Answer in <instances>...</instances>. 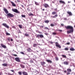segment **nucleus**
Here are the masks:
<instances>
[{
    "label": "nucleus",
    "mask_w": 75,
    "mask_h": 75,
    "mask_svg": "<svg viewBox=\"0 0 75 75\" xmlns=\"http://www.w3.org/2000/svg\"><path fill=\"white\" fill-rule=\"evenodd\" d=\"M3 10L4 11L5 14H7L6 15L7 17L12 18L14 16L13 14L10 13H8V11L7 10V9H6L5 8H4Z\"/></svg>",
    "instance_id": "1"
},
{
    "label": "nucleus",
    "mask_w": 75,
    "mask_h": 75,
    "mask_svg": "<svg viewBox=\"0 0 75 75\" xmlns=\"http://www.w3.org/2000/svg\"><path fill=\"white\" fill-rule=\"evenodd\" d=\"M65 28L67 29V30H68V29H70V30L68 31H67V33H72L74 32V28L71 26H65Z\"/></svg>",
    "instance_id": "2"
},
{
    "label": "nucleus",
    "mask_w": 75,
    "mask_h": 75,
    "mask_svg": "<svg viewBox=\"0 0 75 75\" xmlns=\"http://www.w3.org/2000/svg\"><path fill=\"white\" fill-rule=\"evenodd\" d=\"M67 75H69L71 74L70 72L72 71V70L71 69H67Z\"/></svg>",
    "instance_id": "3"
},
{
    "label": "nucleus",
    "mask_w": 75,
    "mask_h": 75,
    "mask_svg": "<svg viewBox=\"0 0 75 75\" xmlns=\"http://www.w3.org/2000/svg\"><path fill=\"white\" fill-rule=\"evenodd\" d=\"M44 38V36L42 34H40V35H36V38Z\"/></svg>",
    "instance_id": "4"
},
{
    "label": "nucleus",
    "mask_w": 75,
    "mask_h": 75,
    "mask_svg": "<svg viewBox=\"0 0 75 75\" xmlns=\"http://www.w3.org/2000/svg\"><path fill=\"white\" fill-rule=\"evenodd\" d=\"M12 10L13 11V12H14L15 13H20V12L18 11V10H17L16 9H12Z\"/></svg>",
    "instance_id": "5"
},
{
    "label": "nucleus",
    "mask_w": 75,
    "mask_h": 75,
    "mask_svg": "<svg viewBox=\"0 0 75 75\" xmlns=\"http://www.w3.org/2000/svg\"><path fill=\"white\" fill-rule=\"evenodd\" d=\"M55 44H56V47H58V48H61V45H59V44L58 42H56L55 43Z\"/></svg>",
    "instance_id": "6"
},
{
    "label": "nucleus",
    "mask_w": 75,
    "mask_h": 75,
    "mask_svg": "<svg viewBox=\"0 0 75 75\" xmlns=\"http://www.w3.org/2000/svg\"><path fill=\"white\" fill-rule=\"evenodd\" d=\"M15 60L17 62H21L20 60V58L19 57H16L15 58Z\"/></svg>",
    "instance_id": "7"
},
{
    "label": "nucleus",
    "mask_w": 75,
    "mask_h": 75,
    "mask_svg": "<svg viewBox=\"0 0 75 75\" xmlns=\"http://www.w3.org/2000/svg\"><path fill=\"white\" fill-rule=\"evenodd\" d=\"M59 3L60 4H65V2L64 1H62L61 0L59 1Z\"/></svg>",
    "instance_id": "8"
},
{
    "label": "nucleus",
    "mask_w": 75,
    "mask_h": 75,
    "mask_svg": "<svg viewBox=\"0 0 75 75\" xmlns=\"http://www.w3.org/2000/svg\"><path fill=\"white\" fill-rule=\"evenodd\" d=\"M2 25L4 26V27H5L7 28H9V26H8L7 25V24L6 23H3L2 24Z\"/></svg>",
    "instance_id": "9"
},
{
    "label": "nucleus",
    "mask_w": 75,
    "mask_h": 75,
    "mask_svg": "<svg viewBox=\"0 0 75 75\" xmlns=\"http://www.w3.org/2000/svg\"><path fill=\"white\" fill-rule=\"evenodd\" d=\"M67 13L69 14V16H72V13L71 12L68 11Z\"/></svg>",
    "instance_id": "10"
},
{
    "label": "nucleus",
    "mask_w": 75,
    "mask_h": 75,
    "mask_svg": "<svg viewBox=\"0 0 75 75\" xmlns=\"http://www.w3.org/2000/svg\"><path fill=\"white\" fill-rule=\"evenodd\" d=\"M43 5L45 8H47V7H49V5H48V4H45Z\"/></svg>",
    "instance_id": "11"
},
{
    "label": "nucleus",
    "mask_w": 75,
    "mask_h": 75,
    "mask_svg": "<svg viewBox=\"0 0 75 75\" xmlns=\"http://www.w3.org/2000/svg\"><path fill=\"white\" fill-rule=\"evenodd\" d=\"M27 50L28 51V52H32V51H33V50L31 49V48L30 47H28L27 49Z\"/></svg>",
    "instance_id": "12"
},
{
    "label": "nucleus",
    "mask_w": 75,
    "mask_h": 75,
    "mask_svg": "<svg viewBox=\"0 0 75 75\" xmlns=\"http://www.w3.org/2000/svg\"><path fill=\"white\" fill-rule=\"evenodd\" d=\"M22 74L23 75H28V73L27 72L25 71H23Z\"/></svg>",
    "instance_id": "13"
},
{
    "label": "nucleus",
    "mask_w": 75,
    "mask_h": 75,
    "mask_svg": "<svg viewBox=\"0 0 75 75\" xmlns=\"http://www.w3.org/2000/svg\"><path fill=\"white\" fill-rule=\"evenodd\" d=\"M11 3L12 4V6H13V7H16V4H14V3H13V2L11 1Z\"/></svg>",
    "instance_id": "14"
},
{
    "label": "nucleus",
    "mask_w": 75,
    "mask_h": 75,
    "mask_svg": "<svg viewBox=\"0 0 75 75\" xmlns=\"http://www.w3.org/2000/svg\"><path fill=\"white\" fill-rule=\"evenodd\" d=\"M46 61L47 62L50 63V64H51V63H52V61L50 60H46Z\"/></svg>",
    "instance_id": "15"
},
{
    "label": "nucleus",
    "mask_w": 75,
    "mask_h": 75,
    "mask_svg": "<svg viewBox=\"0 0 75 75\" xmlns=\"http://www.w3.org/2000/svg\"><path fill=\"white\" fill-rule=\"evenodd\" d=\"M1 45L2 47H3V48H6V45H4L3 44H1Z\"/></svg>",
    "instance_id": "16"
},
{
    "label": "nucleus",
    "mask_w": 75,
    "mask_h": 75,
    "mask_svg": "<svg viewBox=\"0 0 75 75\" xmlns=\"http://www.w3.org/2000/svg\"><path fill=\"white\" fill-rule=\"evenodd\" d=\"M70 50L71 51H75V49L74 48L72 47L70 49Z\"/></svg>",
    "instance_id": "17"
},
{
    "label": "nucleus",
    "mask_w": 75,
    "mask_h": 75,
    "mask_svg": "<svg viewBox=\"0 0 75 75\" xmlns=\"http://www.w3.org/2000/svg\"><path fill=\"white\" fill-rule=\"evenodd\" d=\"M45 62H41V65L43 66L44 65H45Z\"/></svg>",
    "instance_id": "18"
},
{
    "label": "nucleus",
    "mask_w": 75,
    "mask_h": 75,
    "mask_svg": "<svg viewBox=\"0 0 75 75\" xmlns=\"http://www.w3.org/2000/svg\"><path fill=\"white\" fill-rule=\"evenodd\" d=\"M35 5H36V6H39L40 5V4H39L38 3L35 1Z\"/></svg>",
    "instance_id": "19"
},
{
    "label": "nucleus",
    "mask_w": 75,
    "mask_h": 75,
    "mask_svg": "<svg viewBox=\"0 0 75 75\" xmlns=\"http://www.w3.org/2000/svg\"><path fill=\"white\" fill-rule=\"evenodd\" d=\"M7 65L8 64H7L4 63L2 64V66H4V67H7Z\"/></svg>",
    "instance_id": "20"
},
{
    "label": "nucleus",
    "mask_w": 75,
    "mask_h": 75,
    "mask_svg": "<svg viewBox=\"0 0 75 75\" xmlns=\"http://www.w3.org/2000/svg\"><path fill=\"white\" fill-rule=\"evenodd\" d=\"M64 64L65 65H68V62H64Z\"/></svg>",
    "instance_id": "21"
},
{
    "label": "nucleus",
    "mask_w": 75,
    "mask_h": 75,
    "mask_svg": "<svg viewBox=\"0 0 75 75\" xmlns=\"http://www.w3.org/2000/svg\"><path fill=\"white\" fill-rule=\"evenodd\" d=\"M20 66H21V68H25L24 65L22 64H21Z\"/></svg>",
    "instance_id": "22"
},
{
    "label": "nucleus",
    "mask_w": 75,
    "mask_h": 75,
    "mask_svg": "<svg viewBox=\"0 0 75 75\" xmlns=\"http://www.w3.org/2000/svg\"><path fill=\"white\" fill-rule=\"evenodd\" d=\"M62 56L63 58H67V56L65 55H62Z\"/></svg>",
    "instance_id": "23"
},
{
    "label": "nucleus",
    "mask_w": 75,
    "mask_h": 75,
    "mask_svg": "<svg viewBox=\"0 0 75 75\" xmlns=\"http://www.w3.org/2000/svg\"><path fill=\"white\" fill-rule=\"evenodd\" d=\"M58 17V14H56L54 16H53V18H56V17Z\"/></svg>",
    "instance_id": "24"
},
{
    "label": "nucleus",
    "mask_w": 75,
    "mask_h": 75,
    "mask_svg": "<svg viewBox=\"0 0 75 75\" xmlns=\"http://www.w3.org/2000/svg\"><path fill=\"white\" fill-rule=\"evenodd\" d=\"M37 44H34L33 45V47H37Z\"/></svg>",
    "instance_id": "25"
},
{
    "label": "nucleus",
    "mask_w": 75,
    "mask_h": 75,
    "mask_svg": "<svg viewBox=\"0 0 75 75\" xmlns=\"http://www.w3.org/2000/svg\"><path fill=\"white\" fill-rule=\"evenodd\" d=\"M64 50L66 51H68V50H69V48L68 47H66L64 49Z\"/></svg>",
    "instance_id": "26"
},
{
    "label": "nucleus",
    "mask_w": 75,
    "mask_h": 75,
    "mask_svg": "<svg viewBox=\"0 0 75 75\" xmlns=\"http://www.w3.org/2000/svg\"><path fill=\"white\" fill-rule=\"evenodd\" d=\"M45 23H49V21L48 20H45Z\"/></svg>",
    "instance_id": "27"
},
{
    "label": "nucleus",
    "mask_w": 75,
    "mask_h": 75,
    "mask_svg": "<svg viewBox=\"0 0 75 75\" xmlns=\"http://www.w3.org/2000/svg\"><path fill=\"white\" fill-rule=\"evenodd\" d=\"M50 25L51 27H54V26H55V25L53 23H52L50 24Z\"/></svg>",
    "instance_id": "28"
},
{
    "label": "nucleus",
    "mask_w": 75,
    "mask_h": 75,
    "mask_svg": "<svg viewBox=\"0 0 75 75\" xmlns=\"http://www.w3.org/2000/svg\"><path fill=\"white\" fill-rule=\"evenodd\" d=\"M18 74L20 75H22V73L21 71H19L18 72Z\"/></svg>",
    "instance_id": "29"
},
{
    "label": "nucleus",
    "mask_w": 75,
    "mask_h": 75,
    "mask_svg": "<svg viewBox=\"0 0 75 75\" xmlns=\"http://www.w3.org/2000/svg\"><path fill=\"white\" fill-rule=\"evenodd\" d=\"M56 14V12H53L52 13V15H54V14Z\"/></svg>",
    "instance_id": "30"
},
{
    "label": "nucleus",
    "mask_w": 75,
    "mask_h": 75,
    "mask_svg": "<svg viewBox=\"0 0 75 75\" xmlns=\"http://www.w3.org/2000/svg\"><path fill=\"white\" fill-rule=\"evenodd\" d=\"M25 36H26V37H28V36H29V35L27 33L25 34Z\"/></svg>",
    "instance_id": "31"
},
{
    "label": "nucleus",
    "mask_w": 75,
    "mask_h": 75,
    "mask_svg": "<svg viewBox=\"0 0 75 75\" xmlns=\"http://www.w3.org/2000/svg\"><path fill=\"white\" fill-rule=\"evenodd\" d=\"M18 27L20 28H22V25H18Z\"/></svg>",
    "instance_id": "32"
},
{
    "label": "nucleus",
    "mask_w": 75,
    "mask_h": 75,
    "mask_svg": "<svg viewBox=\"0 0 75 75\" xmlns=\"http://www.w3.org/2000/svg\"><path fill=\"white\" fill-rule=\"evenodd\" d=\"M6 34L7 35H10V34L6 32Z\"/></svg>",
    "instance_id": "33"
},
{
    "label": "nucleus",
    "mask_w": 75,
    "mask_h": 75,
    "mask_svg": "<svg viewBox=\"0 0 75 75\" xmlns=\"http://www.w3.org/2000/svg\"><path fill=\"white\" fill-rule=\"evenodd\" d=\"M55 59H56V61H58V59H59L58 58V57H55Z\"/></svg>",
    "instance_id": "34"
},
{
    "label": "nucleus",
    "mask_w": 75,
    "mask_h": 75,
    "mask_svg": "<svg viewBox=\"0 0 75 75\" xmlns=\"http://www.w3.org/2000/svg\"><path fill=\"white\" fill-rule=\"evenodd\" d=\"M29 16H33L34 15L32 13H30L29 14Z\"/></svg>",
    "instance_id": "35"
},
{
    "label": "nucleus",
    "mask_w": 75,
    "mask_h": 75,
    "mask_svg": "<svg viewBox=\"0 0 75 75\" xmlns=\"http://www.w3.org/2000/svg\"><path fill=\"white\" fill-rule=\"evenodd\" d=\"M20 53L21 54H23V55H25V54L23 52H21Z\"/></svg>",
    "instance_id": "36"
},
{
    "label": "nucleus",
    "mask_w": 75,
    "mask_h": 75,
    "mask_svg": "<svg viewBox=\"0 0 75 75\" xmlns=\"http://www.w3.org/2000/svg\"><path fill=\"white\" fill-rule=\"evenodd\" d=\"M22 17H25V15H21Z\"/></svg>",
    "instance_id": "37"
},
{
    "label": "nucleus",
    "mask_w": 75,
    "mask_h": 75,
    "mask_svg": "<svg viewBox=\"0 0 75 75\" xmlns=\"http://www.w3.org/2000/svg\"><path fill=\"white\" fill-rule=\"evenodd\" d=\"M45 30H49V28L47 27H45Z\"/></svg>",
    "instance_id": "38"
},
{
    "label": "nucleus",
    "mask_w": 75,
    "mask_h": 75,
    "mask_svg": "<svg viewBox=\"0 0 75 75\" xmlns=\"http://www.w3.org/2000/svg\"><path fill=\"white\" fill-rule=\"evenodd\" d=\"M52 34L53 35H56V34H57V33H56L53 32L52 33Z\"/></svg>",
    "instance_id": "39"
},
{
    "label": "nucleus",
    "mask_w": 75,
    "mask_h": 75,
    "mask_svg": "<svg viewBox=\"0 0 75 75\" xmlns=\"http://www.w3.org/2000/svg\"><path fill=\"white\" fill-rule=\"evenodd\" d=\"M13 55L15 56V57H17V55L16 54H13Z\"/></svg>",
    "instance_id": "40"
},
{
    "label": "nucleus",
    "mask_w": 75,
    "mask_h": 75,
    "mask_svg": "<svg viewBox=\"0 0 75 75\" xmlns=\"http://www.w3.org/2000/svg\"><path fill=\"white\" fill-rule=\"evenodd\" d=\"M8 40L9 41H10V38H8Z\"/></svg>",
    "instance_id": "41"
},
{
    "label": "nucleus",
    "mask_w": 75,
    "mask_h": 75,
    "mask_svg": "<svg viewBox=\"0 0 75 75\" xmlns=\"http://www.w3.org/2000/svg\"><path fill=\"white\" fill-rule=\"evenodd\" d=\"M8 75H13V74H10V73H8Z\"/></svg>",
    "instance_id": "42"
},
{
    "label": "nucleus",
    "mask_w": 75,
    "mask_h": 75,
    "mask_svg": "<svg viewBox=\"0 0 75 75\" xmlns=\"http://www.w3.org/2000/svg\"><path fill=\"white\" fill-rule=\"evenodd\" d=\"M66 44H67V45H69V44H70V43L69 42L67 43Z\"/></svg>",
    "instance_id": "43"
},
{
    "label": "nucleus",
    "mask_w": 75,
    "mask_h": 75,
    "mask_svg": "<svg viewBox=\"0 0 75 75\" xmlns=\"http://www.w3.org/2000/svg\"><path fill=\"white\" fill-rule=\"evenodd\" d=\"M40 28H43L44 27V26H40Z\"/></svg>",
    "instance_id": "44"
},
{
    "label": "nucleus",
    "mask_w": 75,
    "mask_h": 75,
    "mask_svg": "<svg viewBox=\"0 0 75 75\" xmlns=\"http://www.w3.org/2000/svg\"><path fill=\"white\" fill-rule=\"evenodd\" d=\"M45 34L46 35H48V33H45Z\"/></svg>",
    "instance_id": "45"
},
{
    "label": "nucleus",
    "mask_w": 75,
    "mask_h": 75,
    "mask_svg": "<svg viewBox=\"0 0 75 75\" xmlns=\"http://www.w3.org/2000/svg\"><path fill=\"white\" fill-rule=\"evenodd\" d=\"M67 71L66 70H65L64 71V73H66L67 74Z\"/></svg>",
    "instance_id": "46"
},
{
    "label": "nucleus",
    "mask_w": 75,
    "mask_h": 75,
    "mask_svg": "<svg viewBox=\"0 0 75 75\" xmlns=\"http://www.w3.org/2000/svg\"><path fill=\"white\" fill-rule=\"evenodd\" d=\"M12 28H16V27L15 26H13L12 27Z\"/></svg>",
    "instance_id": "47"
},
{
    "label": "nucleus",
    "mask_w": 75,
    "mask_h": 75,
    "mask_svg": "<svg viewBox=\"0 0 75 75\" xmlns=\"http://www.w3.org/2000/svg\"><path fill=\"white\" fill-rule=\"evenodd\" d=\"M11 72H14V70H11Z\"/></svg>",
    "instance_id": "48"
},
{
    "label": "nucleus",
    "mask_w": 75,
    "mask_h": 75,
    "mask_svg": "<svg viewBox=\"0 0 75 75\" xmlns=\"http://www.w3.org/2000/svg\"><path fill=\"white\" fill-rule=\"evenodd\" d=\"M64 20H67V18H64Z\"/></svg>",
    "instance_id": "49"
},
{
    "label": "nucleus",
    "mask_w": 75,
    "mask_h": 75,
    "mask_svg": "<svg viewBox=\"0 0 75 75\" xmlns=\"http://www.w3.org/2000/svg\"><path fill=\"white\" fill-rule=\"evenodd\" d=\"M61 26H62V27L63 26H64V24H61Z\"/></svg>",
    "instance_id": "50"
},
{
    "label": "nucleus",
    "mask_w": 75,
    "mask_h": 75,
    "mask_svg": "<svg viewBox=\"0 0 75 75\" xmlns=\"http://www.w3.org/2000/svg\"><path fill=\"white\" fill-rule=\"evenodd\" d=\"M54 10L55 11H57V8H56L54 9Z\"/></svg>",
    "instance_id": "51"
},
{
    "label": "nucleus",
    "mask_w": 75,
    "mask_h": 75,
    "mask_svg": "<svg viewBox=\"0 0 75 75\" xmlns=\"http://www.w3.org/2000/svg\"><path fill=\"white\" fill-rule=\"evenodd\" d=\"M21 6L22 7H23V8H24V6L23 5H21Z\"/></svg>",
    "instance_id": "52"
},
{
    "label": "nucleus",
    "mask_w": 75,
    "mask_h": 75,
    "mask_svg": "<svg viewBox=\"0 0 75 75\" xmlns=\"http://www.w3.org/2000/svg\"><path fill=\"white\" fill-rule=\"evenodd\" d=\"M59 31H60V32H61L62 30H59Z\"/></svg>",
    "instance_id": "53"
},
{
    "label": "nucleus",
    "mask_w": 75,
    "mask_h": 75,
    "mask_svg": "<svg viewBox=\"0 0 75 75\" xmlns=\"http://www.w3.org/2000/svg\"><path fill=\"white\" fill-rule=\"evenodd\" d=\"M11 41H13V39H11Z\"/></svg>",
    "instance_id": "54"
},
{
    "label": "nucleus",
    "mask_w": 75,
    "mask_h": 75,
    "mask_svg": "<svg viewBox=\"0 0 75 75\" xmlns=\"http://www.w3.org/2000/svg\"><path fill=\"white\" fill-rule=\"evenodd\" d=\"M50 43H51V44H53V42H50Z\"/></svg>",
    "instance_id": "55"
},
{
    "label": "nucleus",
    "mask_w": 75,
    "mask_h": 75,
    "mask_svg": "<svg viewBox=\"0 0 75 75\" xmlns=\"http://www.w3.org/2000/svg\"><path fill=\"white\" fill-rule=\"evenodd\" d=\"M42 11H44V10H45V9H42Z\"/></svg>",
    "instance_id": "56"
},
{
    "label": "nucleus",
    "mask_w": 75,
    "mask_h": 75,
    "mask_svg": "<svg viewBox=\"0 0 75 75\" xmlns=\"http://www.w3.org/2000/svg\"><path fill=\"white\" fill-rule=\"evenodd\" d=\"M71 3V2H70L69 1H68V3Z\"/></svg>",
    "instance_id": "57"
},
{
    "label": "nucleus",
    "mask_w": 75,
    "mask_h": 75,
    "mask_svg": "<svg viewBox=\"0 0 75 75\" xmlns=\"http://www.w3.org/2000/svg\"><path fill=\"white\" fill-rule=\"evenodd\" d=\"M17 1L18 2H19V1L18 0H17Z\"/></svg>",
    "instance_id": "58"
},
{
    "label": "nucleus",
    "mask_w": 75,
    "mask_h": 75,
    "mask_svg": "<svg viewBox=\"0 0 75 75\" xmlns=\"http://www.w3.org/2000/svg\"><path fill=\"white\" fill-rule=\"evenodd\" d=\"M52 3H54V2L53 1H52Z\"/></svg>",
    "instance_id": "59"
},
{
    "label": "nucleus",
    "mask_w": 75,
    "mask_h": 75,
    "mask_svg": "<svg viewBox=\"0 0 75 75\" xmlns=\"http://www.w3.org/2000/svg\"><path fill=\"white\" fill-rule=\"evenodd\" d=\"M35 20L36 21V20H37V19H35Z\"/></svg>",
    "instance_id": "60"
},
{
    "label": "nucleus",
    "mask_w": 75,
    "mask_h": 75,
    "mask_svg": "<svg viewBox=\"0 0 75 75\" xmlns=\"http://www.w3.org/2000/svg\"><path fill=\"white\" fill-rule=\"evenodd\" d=\"M39 33H40V34H41V33L40 32Z\"/></svg>",
    "instance_id": "61"
},
{
    "label": "nucleus",
    "mask_w": 75,
    "mask_h": 75,
    "mask_svg": "<svg viewBox=\"0 0 75 75\" xmlns=\"http://www.w3.org/2000/svg\"><path fill=\"white\" fill-rule=\"evenodd\" d=\"M74 27H75V25H74Z\"/></svg>",
    "instance_id": "62"
},
{
    "label": "nucleus",
    "mask_w": 75,
    "mask_h": 75,
    "mask_svg": "<svg viewBox=\"0 0 75 75\" xmlns=\"http://www.w3.org/2000/svg\"><path fill=\"white\" fill-rule=\"evenodd\" d=\"M74 6H75V5H74Z\"/></svg>",
    "instance_id": "63"
},
{
    "label": "nucleus",
    "mask_w": 75,
    "mask_h": 75,
    "mask_svg": "<svg viewBox=\"0 0 75 75\" xmlns=\"http://www.w3.org/2000/svg\"><path fill=\"white\" fill-rule=\"evenodd\" d=\"M0 75H1V74H0Z\"/></svg>",
    "instance_id": "64"
}]
</instances>
